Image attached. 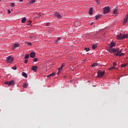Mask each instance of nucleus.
Wrapping results in <instances>:
<instances>
[{
	"instance_id": "nucleus-1",
	"label": "nucleus",
	"mask_w": 128,
	"mask_h": 128,
	"mask_svg": "<svg viewBox=\"0 0 128 128\" xmlns=\"http://www.w3.org/2000/svg\"><path fill=\"white\" fill-rule=\"evenodd\" d=\"M110 52H116V54H114V55L116 56H120V54L122 52V50H120V48H113L109 50Z\"/></svg>"
},
{
	"instance_id": "nucleus-2",
	"label": "nucleus",
	"mask_w": 128,
	"mask_h": 128,
	"mask_svg": "<svg viewBox=\"0 0 128 128\" xmlns=\"http://www.w3.org/2000/svg\"><path fill=\"white\" fill-rule=\"evenodd\" d=\"M128 38V34H120L119 35L116 36V38L118 40H124V38Z\"/></svg>"
},
{
	"instance_id": "nucleus-3",
	"label": "nucleus",
	"mask_w": 128,
	"mask_h": 128,
	"mask_svg": "<svg viewBox=\"0 0 128 128\" xmlns=\"http://www.w3.org/2000/svg\"><path fill=\"white\" fill-rule=\"evenodd\" d=\"M14 58L11 56H10L6 58V62L7 64H12V62H14Z\"/></svg>"
},
{
	"instance_id": "nucleus-4",
	"label": "nucleus",
	"mask_w": 128,
	"mask_h": 128,
	"mask_svg": "<svg viewBox=\"0 0 128 128\" xmlns=\"http://www.w3.org/2000/svg\"><path fill=\"white\" fill-rule=\"evenodd\" d=\"M98 78H102V76H104V71L102 72V70H99L98 72Z\"/></svg>"
},
{
	"instance_id": "nucleus-5",
	"label": "nucleus",
	"mask_w": 128,
	"mask_h": 128,
	"mask_svg": "<svg viewBox=\"0 0 128 128\" xmlns=\"http://www.w3.org/2000/svg\"><path fill=\"white\" fill-rule=\"evenodd\" d=\"M110 7H106L104 9V12L105 14H108V12H110Z\"/></svg>"
},
{
	"instance_id": "nucleus-6",
	"label": "nucleus",
	"mask_w": 128,
	"mask_h": 128,
	"mask_svg": "<svg viewBox=\"0 0 128 128\" xmlns=\"http://www.w3.org/2000/svg\"><path fill=\"white\" fill-rule=\"evenodd\" d=\"M14 81L11 80L10 82H5L6 84H8V86H12L14 84Z\"/></svg>"
},
{
	"instance_id": "nucleus-7",
	"label": "nucleus",
	"mask_w": 128,
	"mask_h": 128,
	"mask_svg": "<svg viewBox=\"0 0 128 128\" xmlns=\"http://www.w3.org/2000/svg\"><path fill=\"white\" fill-rule=\"evenodd\" d=\"M114 46H116V43H114V42H112L110 43V47L108 48V52H110V50H113L114 48H112V47Z\"/></svg>"
},
{
	"instance_id": "nucleus-8",
	"label": "nucleus",
	"mask_w": 128,
	"mask_h": 128,
	"mask_svg": "<svg viewBox=\"0 0 128 128\" xmlns=\"http://www.w3.org/2000/svg\"><path fill=\"white\" fill-rule=\"evenodd\" d=\"M54 16H56V18H62V15L60 14V13L58 12H56L55 14H54Z\"/></svg>"
},
{
	"instance_id": "nucleus-9",
	"label": "nucleus",
	"mask_w": 128,
	"mask_h": 128,
	"mask_svg": "<svg viewBox=\"0 0 128 128\" xmlns=\"http://www.w3.org/2000/svg\"><path fill=\"white\" fill-rule=\"evenodd\" d=\"M60 40H61L60 37L58 38L54 42V44H60V42H61Z\"/></svg>"
},
{
	"instance_id": "nucleus-10",
	"label": "nucleus",
	"mask_w": 128,
	"mask_h": 128,
	"mask_svg": "<svg viewBox=\"0 0 128 128\" xmlns=\"http://www.w3.org/2000/svg\"><path fill=\"white\" fill-rule=\"evenodd\" d=\"M38 68V66H33L32 67V70L35 72H36Z\"/></svg>"
},
{
	"instance_id": "nucleus-11",
	"label": "nucleus",
	"mask_w": 128,
	"mask_h": 128,
	"mask_svg": "<svg viewBox=\"0 0 128 128\" xmlns=\"http://www.w3.org/2000/svg\"><path fill=\"white\" fill-rule=\"evenodd\" d=\"M30 58H34L36 57V53H34V52H32L30 53Z\"/></svg>"
},
{
	"instance_id": "nucleus-12",
	"label": "nucleus",
	"mask_w": 128,
	"mask_h": 128,
	"mask_svg": "<svg viewBox=\"0 0 128 128\" xmlns=\"http://www.w3.org/2000/svg\"><path fill=\"white\" fill-rule=\"evenodd\" d=\"M54 76H56V72H53V73H52V74H51L48 75V76H47V77H48V78H50V77Z\"/></svg>"
},
{
	"instance_id": "nucleus-13",
	"label": "nucleus",
	"mask_w": 128,
	"mask_h": 128,
	"mask_svg": "<svg viewBox=\"0 0 128 128\" xmlns=\"http://www.w3.org/2000/svg\"><path fill=\"white\" fill-rule=\"evenodd\" d=\"M26 17H24L22 20V24H24L26 22Z\"/></svg>"
},
{
	"instance_id": "nucleus-14",
	"label": "nucleus",
	"mask_w": 128,
	"mask_h": 128,
	"mask_svg": "<svg viewBox=\"0 0 128 128\" xmlns=\"http://www.w3.org/2000/svg\"><path fill=\"white\" fill-rule=\"evenodd\" d=\"M20 46V44H14L13 46V48H18Z\"/></svg>"
},
{
	"instance_id": "nucleus-15",
	"label": "nucleus",
	"mask_w": 128,
	"mask_h": 128,
	"mask_svg": "<svg viewBox=\"0 0 128 128\" xmlns=\"http://www.w3.org/2000/svg\"><path fill=\"white\" fill-rule=\"evenodd\" d=\"M22 76H24V78H28V74H26V73L24 72H22Z\"/></svg>"
},
{
	"instance_id": "nucleus-16",
	"label": "nucleus",
	"mask_w": 128,
	"mask_h": 128,
	"mask_svg": "<svg viewBox=\"0 0 128 128\" xmlns=\"http://www.w3.org/2000/svg\"><path fill=\"white\" fill-rule=\"evenodd\" d=\"M89 14L92 16V8H90L89 10Z\"/></svg>"
},
{
	"instance_id": "nucleus-17",
	"label": "nucleus",
	"mask_w": 128,
	"mask_h": 128,
	"mask_svg": "<svg viewBox=\"0 0 128 128\" xmlns=\"http://www.w3.org/2000/svg\"><path fill=\"white\" fill-rule=\"evenodd\" d=\"M128 15L126 17V18L124 20V23L126 24V22H128Z\"/></svg>"
},
{
	"instance_id": "nucleus-18",
	"label": "nucleus",
	"mask_w": 128,
	"mask_h": 128,
	"mask_svg": "<svg viewBox=\"0 0 128 128\" xmlns=\"http://www.w3.org/2000/svg\"><path fill=\"white\" fill-rule=\"evenodd\" d=\"M113 14H118V10L116 9H114L113 12Z\"/></svg>"
},
{
	"instance_id": "nucleus-19",
	"label": "nucleus",
	"mask_w": 128,
	"mask_h": 128,
	"mask_svg": "<svg viewBox=\"0 0 128 128\" xmlns=\"http://www.w3.org/2000/svg\"><path fill=\"white\" fill-rule=\"evenodd\" d=\"M98 66V62H96V63H94L92 65V66Z\"/></svg>"
},
{
	"instance_id": "nucleus-20",
	"label": "nucleus",
	"mask_w": 128,
	"mask_h": 128,
	"mask_svg": "<svg viewBox=\"0 0 128 128\" xmlns=\"http://www.w3.org/2000/svg\"><path fill=\"white\" fill-rule=\"evenodd\" d=\"M97 46L96 44H94L92 46V48H93V50H94L95 48H97Z\"/></svg>"
},
{
	"instance_id": "nucleus-21",
	"label": "nucleus",
	"mask_w": 128,
	"mask_h": 128,
	"mask_svg": "<svg viewBox=\"0 0 128 128\" xmlns=\"http://www.w3.org/2000/svg\"><path fill=\"white\" fill-rule=\"evenodd\" d=\"M100 16H102L100 15H98L96 16V20H98V18H100Z\"/></svg>"
},
{
	"instance_id": "nucleus-22",
	"label": "nucleus",
	"mask_w": 128,
	"mask_h": 128,
	"mask_svg": "<svg viewBox=\"0 0 128 128\" xmlns=\"http://www.w3.org/2000/svg\"><path fill=\"white\" fill-rule=\"evenodd\" d=\"M32 24V21L30 20V21H28L26 23V25L27 26H30V24Z\"/></svg>"
},
{
	"instance_id": "nucleus-23",
	"label": "nucleus",
	"mask_w": 128,
	"mask_h": 128,
	"mask_svg": "<svg viewBox=\"0 0 128 128\" xmlns=\"http://www.w3.org/2000/svg\"><path fill=\"white\" fill-rule=\"evenodd\" d=\"M30 58V54H26L24 57V58L26 59V58Z\"/></svg>"
},
{
	"instance_id": "nucleus-24",
	"label": "nucleus",
	"mask_w": 128,
	"mask_h": 128,
	"mask_svg": "<svg viewBox=\"0 0 128 128\" xmlns=\"http://www.w3.org/2000/svg\"><path fill=\"white\" fill-rule=\"evenodd\" d=\"M36 0H32L30 2V4H34V2H36Z\"/></svg>"
},
{
	"instance_id": "nucleus-25",
	"label": "nucleus",
	"mask_w": 128,
	"mask_h": 128,
	"mask_svg": "<svg viewBox=\"0 0 128 128\" xmlns=\"http://www.w3.org/2000/svg\"><path fill=\"white\" fill-rule=\"evenodd\" d=\"M28 86V84H26V83H25L23 85V87L24 88H26Z\"/></svg>"
},
{
	"instance_id": "nucleus-26",
	"label": "nucleus",
	"mask_w": 128,
	"mask_h": 128,
	"mask_svg": "<svg viewBox=\"0 0 128 128\" xmlns=\"http://www.w3.org/2000/svg\"><path fill=\"white\" fill-rule=\"evenodd\" d=\"M10 6H12V8H14V6H16V4H14V3H12Z\"/></svg>"
},
{
	"instance_id": "nucleus-27",
	"label": "nucleus",
	"mask_w": 128,
	"mask_h": 128,
	"mask_svg": "<svg viewBox=\"0 0 128 128\" xmlns=\"http://www.w3.org/2000/svg\"><path fill=\"white\" fill-rule=\"evenodd\" d=\"M84 50H86V52H90V48H84Z\"/></svg>"
},
{
	"instance_id": "nucleus-28",
	"label": "nucleus",
	"mask_w": 128,
	"mask_h": 128,
	"mask_svg": "<svg viewBox=\"0 0 128 128\" xmlns=\"http://www.w3.org/2000/svg\"><path fill=\"white\" fill-rule=\"evenodd\" d=\"M12 70H16V66H14L12 67Z\"/></svg>"
},
{
	"instance_id": "nucleus-29",
	"label": "nucleus",
	"mask_w": 128,
	"mask_h": 128,
	"mask_svg": "<svg viewBox=\"0 0 128 128\" xmlns=\"http://www.w3.org/2000/svg\"><path fill=\"white\" fill-rule=\"evenodd\" d=\"M38 58H34L33 60V61L36 62H38Z\"/></svg>"
},
{
	"instance_id": "nucleus-30",
	"label": "nucleus",
	"mask_w": 128,
	"mask_h": 128,
	"mask_svg": "<svg viewBox=\"0 0 128 128\" xmlns=\"http://www.w3.org/2000/svg\"><path fill=\"white\" fill-rule=\"evenodd\" d=\"M124 66H126V64H122V68H124Z\"/></svg>"
},
{
	"instance_id": "nucleus-31",
	"label": "nucleus",
	"mask_w": 128,
	"mask_h": 128,
	"mask_svg": "<svg viewBox=\"0 0 128 128\" xmlns=\"http://www.w3.org/2000/svg\"><path fill=\"white\" fill-rule=\"evenodd\" d=\"M116 68V67L112 66V68H109V70H114Z\"/></svg>"
},
{
	"instance_id": "nucleus-32",
	"label": "nucleus",
	"mask_w": 128,
	"mask_h": 128,
	"mask_svg": "<svg viewBox=\"0 0 128 128\" xmlns=\"http://www.w3.org/2000/svg\"><path fill=\"white\" fill-rule=\"evenodd\" d=\"M124 56V54L122 53L119 54V56Z\"/></svg>"
},
{
	"instance_id": "nucleus-33",
	"label": "nucleus",
	"mask_w": 128,
	"mask_h": 128,
	"mask_svg": "<svg viewBox=\"0 0 128 128\" xmlns=\"http://www.w3.org/2000/svg\"><path fill=\"white\" fill-rule=\"evenodd\" d=\"M27 44H28V46H32V44L30 42H28Z\"/></svg>"
},
{
	"instance_id": "nucleus-34",
	"label": "nucleus",
	"mask_w": 128,
	"mask_h": 128,
	"mask_svg": "<svg viewBox=\"0 0 128 128\" xmlns=\"http://www.w3.org/2000/svg\"><path fill=\"white\" fill-rule=\"evenodd\" d=\"M28 60H24V63H25V64H28Z\"/></svg>"
},
{
	"instance_id": "nucleus-35",
	"label": "nucleus",
	"mask_w": 128,
	"mask_h": 128,
	"mask_svg": "<svg viewBox=\"0 0 128 128\" xmlns=\"http://www.w3.org/2000/svg\"><path fill=\"white\" fill-rule=\"evenodd\" d=\"M62 70V66L58 68V70Z\"/></svg>"
},
{
	"instance_id": "nucleus-36",
	"label": "nucleus",
	"mask_w": 128,
	"mask_h": 128,
	"mask_svg": "<svg viewBox=\"0 0 128 128\" xmlns=\"http://www.w3.org/2000/svg\"><path fill=\"white\" fill-rule=\"evenodd\" d=\"M61 67L63 68H64V64H62L61 66Z\"/></svg>"
},
{
	"instance_id": "nucleus-37",
	"label": "nucleus",
	"mask_w": 128,
	"mask_h": 128,
	"mask_svg": "<svg viewBox=\"0 0 128 128\" xmlns=\"http://www.w3.org/2000/svg\"><path fill=\"white\" fill-rule=\"evenodd\" d=\"M46 26H50V23H47L46 24Z\"/></svg>"
},
{
	"instance_id": "nucleus-38",
	"label": "nucleus",
	"mask_w": 128,
	"mask_h": 128,
	"mask_svg": "<svg viewBox=\"0 0 128 128\" xmlns=\"http://www.w3.org/2000/svg\"><path fill=\"white\" fill-rule=\"evenodd\" d=\"M60 74V70H58V74Z\"/></svg>"
},
{
	"instance_id": "nucleus-39",
	"label": "nucleus",
	"mask_w": 128,
	"mask_h": 128,
	"mask_svg": "<svg viewBox=\"0 0 128 128\" xmlns=\"http://www.w3.org/2000/svg\"><path fill=\"white\" fill-rule=\"evenodd\" d=\"M8 14H10V10H8Z\"/></svg>"
},
{
	"instance_id": "nucleus-40",
	"label": "nucleus",
	"mask_w": 128,
	"mask_h": 128,
	"mask_svg": "<svg viewBox=\"0 0 128 128\" xmlns=\"http://www.w3.org/2000/svg\"><path fill=\"white\" fill-rule=\"evenodd\" d=\"M114 66H116V62H114Z\"/></svg>"
},
{
	"instance_id": "nucleus-41",
	"label": "nucleus",
	"mask_w": 128,
	"mask_h": 128,
	"mask_svg": "<svg viewBox=\"0 0 128 128\" xmlns=\"http://www.w3.org/2000/svg\"><path fill=\"white\" fill-rule=\"evenodd\" d=\"M94 24V22H92L91 23V26H92Z\"/></svg>"
},
{
	"instance_id": "nucleus-42",
	"label": "nucleus",
	"mask_w": 128,
	"mask_h": 128,
	"mask_svg": "<svg viewBox=\"0 0 128 128\" xmlns=\"http://www.w3.org/2000/svg\"><path fill=\"white\" fill-rule=\"evenodd\" d=\"M20 0V2H24V0Z\"/></svg>"
},
{
	"instance_id": "nucleus-43",
	"label": "nucleus",
	"mask_w": 128,
	"mask_h": 128,
	"mask_svg": "<svg viewBox=\"0 0 128 128\" xmlns=\"http://www.w3.org/2000/svg\"><path fill=\"white\" fill-rule=\"evenodd\" d=\"M96 0V2H98V0Z\"/></svg>"
},
{
	"instance_id": "nucleus-44",
	"label": "nucleus",
	"mask_w": 128,
	"mask_h": 128,
	"mask_svg": "<svg viewBox=\"0 0 128 128\" xmlns=\"http://www.w3.org/2000/svg\"><path fill=\"white\" fill-rule=\"evenodd\" d=\"M0 2H2V0H0Z\"/></svg>"
}]
</instances>
